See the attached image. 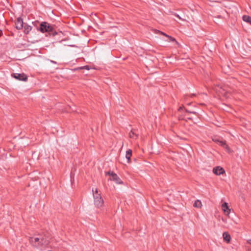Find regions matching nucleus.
<instances>
[{
    "mask_svg": "<svg viewBox=\"0 0 251 251\" xmlns=\"http://www.w3.org/2000/svg\"><path fill=\"white\" fill-rule=\"evenodd\" d=\"M54 27V25L43 22L40 23L39 27H37V30L42 33L48 32L50 36L52 35L53 37L59 36L57 39L59 40L63 35V33L61 31H56Z\"/></svg>",
    "mask_w": 251,
    "mask_h": 251,
    "instance_id": "nucleus-1",
    "label": "nucleus"
},
{
    "mask_svg": "<svg viewBox=\"0 0 251 251\" xmlns=\"http://www.w3.org/2000/svg\"><path fill=\"white\" fill-rule=\"evenodd\" d=\"M29 241L32 246L36 248L47 244V241L44 236L40 234L38 235L37 237H30Z\"/></svg>",
    "mask_w": 251,
    "mask_h": 251,
    "instance_id": "nucleus-2",
    "label": "nucleus"
},
{
    "mask_svg": "<svg viewBox=\"0 0 251 251\" xmlns=\"http://www.w3.org/2000/svg\"><path fill=\"white\" fill-rule=\"evenodd\" d=\"M92 191L94 200V204L98 208L102 207L103 206L104 201L100 194L99 193L98 190L96 188L95 190L93 189Z\"/></svg>",
    "mask_w": 251,
    "mask_h": 251,
    "instance_id": "nucleus-3",
    "label": "nucleus"
},
{
    "mask_svg": "<svg viewBox=\"0 0 251 251\" xmlns=\"http://www.w3.org/2000/svg\"><path fill=\"white\" fill-rule=\"evenodd\" d=\"M105 175H108L111 176V178L109 179L110 180H113L117 184H123V181L114 172L109 171L108 172H105Z\"/></svg>",
    "mask_w": 251,
    "mask_h": 251,
    "instance_id": "nucleus-4",
    "label": "nucleus"
},
{
    "mask_svg": "<svg viewBox=\"0 0 251 251\" xmlns=\"http://www.w3.org/2000/svg\"><path fill=\"white\" fill-rule=\"evenodd\" d=\"M12 76L14 77L15 79L23 81H26L28 79L27 76L24 73L19 74L15 73L12 75Z\"/></svg>",
    "mask_w": 251,
    "mask_h": 251,
    "instance_id": "nucleus-5",
    "label": "nucleus"
},
{
    "mask_svg": "<svg viewBox=\"0 0 251 251\" xmlns=\"http://www.w3.org/2000/svg\"><path fill=\"white\" fill-rule=\"evenodd\" d=\"M16 28L19 30L23 28L24 23L23 22V19L21 17H18L17 18L15 22Z\"/></svg>",
    "mask_w": 251,
    "mask_h": 251,
    "instance_id": "nucleus-6",
    "label": "nucleus"
},
{
    "mask_svg": "<svg viewBox=\"0 0 251 251\" xmlns=\"http://www.w3.org/2000/svg\"><path fill=\"white\" fill-rule=\"evenodd\" d=\"M213 172L216 175H221L224 174L225 171L222 167L217 166L213 168Z\"/></svg>",
    "mask_w": 251,
    "mask_h": 251,
    "instance_id": "nucleus-7",
    "label": "nucleus"
},
{
    "mask_svg": "<svg viewBox=\"0 0 251 251\" xmlns=\"http://www.w3.org/2000/svg\"><path fill=\"white\" fill-rule=\"evenodd\" d=\"M129 137L133 139H137L138 138V134L137 133L136 130L132 129L129 133Z\"/></svg>",
    "mask_w": 251,
    "mask_h": 251,
    "instance_id": "nucleus-8",
    "label": "nucleus"
},
{
    "mask_svg": "<svg viewBox=\"0 0 251 251\" xmlns=\"http://www.w3.org/2000/svg\"><path fill=\"white\" fill-rule=\"evenodd\" d=\"M222 207L223 210L225 214H228L229 213L230 209L229 208L228 203L227 202H225L224 203H223Z\"/></svg>",
    "mask_w": 251,
    "mask_h": 251,
    "instance_id": "nucleus-9",
    "label": "nucleus"
},
{
    "mask_svg": "<svg viewBox=\"0 0 251 251\" xmlns=\"http://www.w3.org/2000/svg\"><path fill=\"white\" fill-rule=\"evenodd\" d=\"M224 240L227 243H229L231 240V236L227 232H224L223 234Z\"/></svg>",
    "mask_w": 251,
    "mask_h": 251,
    "instance_id": "nucleus-10",
    "label": "nucleus"
},
{
    "mask_svg": "<svg viewBox=\"0 0 251 251\" xmlns=\"http://www.w3.org/2000/svg\"><path fill=\"white\" fill-rule=\"evenodd\" d=\"M23 28H24V32L25 34H28L32 28L31 26L29 25L26 23L24 24Z\"/></svg>",
    "mask_w": 251,
    "mask_h": 251,
    "instance_id": "nucleus-11",
    "label": "nucleus"
},
{
    "mask_svg": "<svg viewBox=\"0 0 251 251\" xmlns=\"http://www.w3.org/2000/svg\"><path fill=\"white\" fill-rule=\"evenodd\" d=\"M132 151L130 149L127 150L126 151V159H127L128 163L130 161V157L132 156Z\"/></svg>",
    "mask_w": 251,
    "mask_h": 251,
    "instance_id": "nucleus-12",
    "label": "nucleus"
},
{
    "mask_svg": "<svg viewBox=\"0 0 251 251\" xmlns=\"http://www.w3.org/2000/svg\"><path fill=\"white\" fill-rule=\"evenodd\" d=\"M218 144L221 146L223 147L224 148L226 149L227 150H229L228 145L226 144V141L220 140V141H219V142Z\"/></svg>",
    "mask_w": 251,
    "mask_h": 251,
    "instance_id": "nucleus-13",
    "label": "nucleus"
},
{
    "mask_svg": "<svg viewBox=\"0 0 251 251\" xmlns=\"http://www.w3.org/2000/svg\"><path fill=\"white\" fill-rule=\"evenodd\" d=\"M244 21L251 25V17L248 15H244L242 17Z\"/></svg>",
    "mask_w": 251,
    "mask_h": 251,
    "instance_id": "nucleus-14",
    "label": "nucleus"
},
{
    "mask_svg": "<svg viewBox=\"0 0 251 251\" xmlns=\"http://www.w3.org/2000/svg\"><path fill=\"white\" fill-rule=\"evenodd\" d=\"M193 206L195 207L201 208L202 206L201 202L200 200H197L195 201Z\"/></svg>",
    "mask_w": 251,
    "mask_h": 251,
    "instance_id": "nucleus-15",
    "label": "nucleus"
},
{
    "mask_svg": "<svg viewBox=\"0 0 251 251\" xmlns=\"http://www.w3.org/2000/svg\"><path fill=\"white\" fill-rule=\"evenodd\" d=\"M167 37L168 38L169 40L171 42H175L176 44H178V42L176 41V40L175 38H174V37H172V36H167Z\"/></svg>",
    "mask_w": 251,
    "mask_h": 251,
    "instance_id": "nucleus-16",
    "label": "nucleus"
},
{
    "mask_svg": "<svg viewBox=\"0 0 251 251\" xmlns=\"http://www.w3.org/2000/svg\"><path fill=\"white\" fill-rule=\"evenodd\" d=\"M173 15L174 16H175L176 17H177L179 19L181 20H182V21H184V19H183L182 18H181V17H180L177 13H173Z\"/></svg>",
    "mask_w": 251,
    "mask_h": 251,
    "instance_id": "nucleus-17",
    "label": "nucleus"
},
{
    "mask_svg": "<svg viewBox=\"0 0 251 251\" xmlns=\"http://www.w3.org/2000/svg\"><path fill=\"white\" fill-rule=\"evenodd\" d=\"M157 31H158V32L159 33H160L161 34H162V35H164V36H166V37H167V36H168L167 34H166V33H164V32H162V31H159V30H157Z\"/></svg>",
    "mask_w": 251,
    "mask_h": 251,
    "instance_id": "nucleus-18",
    "label": "nucleus"
},
{
    "mask_svg": "<svg viewBox=\"0 0 251 251\" xmlns=\"http://www.w3.org/2000/svg\"><path fill=\"white\" fill-rule=\"evenodd\" d=\"M185 111L186 112H189V113H193V114H197V112H194V111H189V110H188L187 109H185Z\"/></svg>",
    "mask_w": 251,
    "mask_h": 251,
    "instance_id": "nucleus-19",
    "label": "nucleus"
},
{
    "mask_svg": "<svg viewBox=\"0 0 251 251\" xmlns=\"http://www.w3.org/2000/svg\"><path fill=\"white\" fill-rule=\"evenodd\" d=\"M213 140L217 144L219 142V141H220V140L219 139H213Z\"/></svg>",
    "mask_w": 251,
    "mask_h": 251,
    "instance_id": "nucleus-20",
    "label": "nucleus"
},
{
    "mask_svg": "<svg viewBox=\"0 0 251 251\" xmlns=\"http://www.w3.org/2000/svg\"><path fill=\"white\" fill-rule=\"evenodd\" d=\"M182 109H183V107H182V106H181V107H180L178 108V111H181V110H182Z\"/></svg>",
    "mask_w": 251,
    "mask_h": 251,
    "instance_id": "nucleus-21",
    "label": "nucleus"
},
{
    "mask_svg": "<svg viewBox=\"0 0 251 251\" xmlns=\"http://www.w3.org/2000/svg\"><path fill=\"white\" fill-rule=\"evenodd\" d=\"M3 35L2 30H0V37Z\"/></svg>",
    "mask_w": 251,
    "mask_h": 251,
    "instance_id": "nucleus-22",
    "label": "nucleus"
},
{
    "mask_svg": "<svg viewBox=\"0 0 251 251\" xmlns=\"http://www.w3.org/2000/svg\"><path fill=\"white\" fill-rule=\"evenodd\" d=\"M248 243L249 244H251V239L249 240L248 241Z\"/></svg>",
    "mask_w": 251,
    "mask_h": 251,
    "instance_id": "nucleus-23",
    "label": "nucleus"
},
{
    "mask_svg": "<svg viewBox=\"0 0 251 251\" xmlns=\"http://www.w3.org/2000/svg\"><path fill=\"white\" fill-rule=\"evenodd\" d=\"M84 68H86V69H88V70H89V68H88V66H84Z\"/></svg>",
    "mask_w": 251,
    "mask_h": 251,
    "instance_id": "nucleus-24",
    "label": "nucleus"
},
{
    "mask_svg": "<svg viewBox=\"0 0 251 251\" xmlns=\"http://www.w3.org/2000/svg\"><path fill=\"white\" fill-rule=\"evenodd\" d=\"M51 62L53 63H54V64H56V62L54 61H51Z\"/></svg>",
    "mask_w": 251,
    "mask_h": 251,
    "instance_id": "nucleus-25",
    "label": "nucleus"
},
{
    "mask_svg": "<svg viewBox=\"0 0 251 251\" xmlns=\"http://www.w3.org/2000/svg\"><path fill=\"white\" fill-rule=\"evenodd\" d=\"M221 89L222 91H224V89H223L222 88H221Z\"/></svg>",
    "mask_w": 251,
    "mask_h": 251,
    "instance_id": "nucleus-26",
    "label": "nucleus"
},
{
    "mask_svg": "<svg viewBox=\"0 0 251 251\" xmlns=\"http://www.w3.org/2000/svg\"><path fill=\"white\" fill-rule=\"evenodd\" d=\"M190 104H191V103H188L187 104L189 105H190Z\"/></svg>",
    "mask_w": 251,
    "mask_h": 251,
    "instance_id": "nucleus-27",
    "label": "nucleus"
}]
</instances>
